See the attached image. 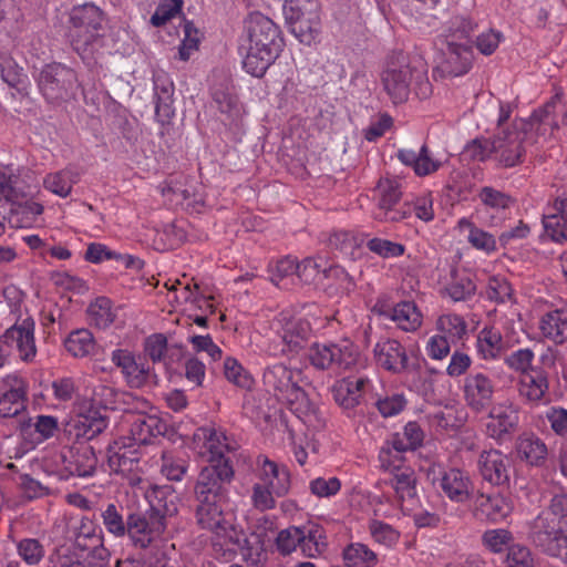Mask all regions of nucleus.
<instances>
[{
  "mask_svg": "<svg viewBox=\"0 0 567 567\" xmlns=\"http://www.w3.org/2000/svg\"><path fill=\"white\" fill-rule=\"evenodd\" d=\"M300 533H302L300 526H290L280 530L276 538V546L278 551L284 556H287L299 548V542L303 537L300 536Z\"/></svg>",
  "mask_w": 567,
  "mask_h": 567,
  "instance_id": "e2e57ef3",
  "label": "nucleus"
},
{
  "mask_svg": "<svg viewBox=\"0 0 567 567\" xmlns=\"http://www.w3.org/2000/svg\"><path fill=\"white\" fill-rule=\"evenodd\" d=\"M35 82L41 96L52 107H65L75 102L81 89L76 71L60 62L44 64Z\"/></svg>",
  "mask_w": 567,
  "mask_h": 567,
  "instance_id": "0eeeda50",
  "label": "nucleus"
},
{
  "mask_svg": "<svg viewBox=\"0 0 567 567\" xmlns=\"http://www.w3.org/2000/svg\"><path fill=\"white\" fill-rule=\"evenodd\" d=\"M312 336V328L307 319H292L281 330V354L290 359L296 358L306 349Z\"/></svg>",
  "mask_w": 567,
  "mask_h": 567,
  "instance_id": "a878e982",
  "label": "nucleus"
},
{
  "mask_svg": "<svg viewBox=\"0 0 567 567\" xmlns=\"http://www.w3.org/2000/svg\"><path fill=\"white\" fill-rule=\"evenodd\" d=\"M517 389L519 396L529 404L539 405L549 401V377L540 368L518 375Z\"/></svg>",
  "mask_w": 567,
  "mask_h": 567,
  "instance_id": "5701e85b",
  "label": "nucleus"
},
{
  "mask_svg": "<svg viewBox=\"0 0 567 567\" xmlns=\"http://www.w3.org/2000/svg\"><path fill=\"white\" fill-rule=\"evenodd\" d=\"M184 0H161L151 17L152 25L159 28L181 13Z\"/></svg>",
  "mask_w": 567,
  "mask_h": 567,
  "instance_id": "6e6d98bb",
  "label": "nucleus"
},
{
  "mask_svg": "<svg viewBox=\"0 0 567 567\" xmlns=\"http://www.w3.org/2000/svg\"><path fill=\"white\" fill-rule=\"evenodd\" d=\"M502 334L493 327H485L477 336L476 348L483 359H496L502 351Z\"/></svg>",
  "mask_w": 567,
  "mask_h": 567,
  "instance_id": "37998d69",
  "label": "nucleus"
},
{
  "mask_svg": "<svg viewBox=\"0 0 567 567\" xmlns=\"http://www.w3.org/2000/svg\"><path fill=\"white\" fill-rule=\"evenodd\" d=\"M79 182V174L71 169H61L55 173H50L44 177L43 185L45 189L60 196L68 197L73 188V185Z\"/></svg>",
  "mask_w": 567,
  "mask_h": 567,
  "instance_id": "58836bf2",
  "label": "nucleus"
},
{
  "mask_svg": "<svg viewBox=\"0 0 567 567\" xmlns=\"http://www.w3.org/2000/svg\"><path fill=\"white\" fill-rule=\"evenodd\" d=\"M282 402H285L288 409L303 423L313 427L323 425V417L319 406L309 399V395L300 385Z\"/></svg>",
  "mask_w": 567,
  "mask_h": 567,
  "instance_id": "7c9ffc66",
  "label": "nucleus"
},
{
  "mask_svg": "<svg viewBox=\"0 0 567 567\" xmlns=\"http://www.w3.org/2000/svg\"><path fill=\"white\" fill-rule=\"evenodd\" d=\"M560 105V97L558 94L553 96L543 106L536 109L530 114L527 121L522 123L520 128H504L494 135V159L499 166L505 168L515 167L520 165L525 158L524 141L530 131L544 134L546 126L558 128L559 124L556 118L557 109Z\"/></svg>",
  "mask_w": 567,
  "mask_h": 567,
  "instance_id": "f257e3e1",
  "label": "nucleus"
},
{
  "mask_svg": "<svg viewBox=\"0 0 567 567\" xmlns=\"http://www.w3.org/2000/svg\"><path fill=\"white\" fill-rule=\"evenodd\" d=\"M477 198L486 208L496 212L505 210L515 203V199L509 194L492 186L482 187L477 193Z\"/></svg>",
  "mask_w": 567,
  "mask_h": 567,
  "instance_id": "de8ad7c7",
  "label": "nucleus"
},
{
  "mask_svg": "<svg viewBox=\"0 0 567 567\" xmlns=\"http://www.w3.org/2000/svg\"><path fill=\"white\" fill-rule=\"evenodd\" d=\"M127 511H132V508H125L111 503L102 512L105 529L117 538L126 536Z\"/></svg>",
  "mask_w": 567,
  "mask_h": 567,
  "instance_id": "4c0bfd02",
  "label": "nucleus"
},
{
  "mask_svg": "<svg viewBox=\"0 0 567 567\" xmlns=\"http://www.w3.org/2000/svg\"><path fill=\"white\" fill-rule=\"evenodd\" d=\"M396 472L391 480V486L403 498H414L416 496V477L410 467H395Z\"/></svg>",
  "mask_w": 567,
  "mask_h": 567,
  "instance_id": "3c124183",
  "label": "nucleus"
},
{
  "mask_svg": "<svg viewBox=\"0 0 567 567\" xmlns=\"http://www.w3.org/2000/svg\"><path fill=\"white\" fill-rule=\"evenodd\" d=\"M478 28L470 17H453L445 30L443 60L436 71L443 76L456 78L470 72L474 61V34Z\"/></svg>",
  "mask_w": 567,
  "mask_h": 567,
  "instance_id": "39448f33",
  "label": "nucleus"
},
{
  "mask_svg": "<svg viewBox=\"0 0 567 567\" xmlns=\"http://www.w3.org/2000/svg\"><path fill=\"white\" fill-rule=\"evenodd\" d=\"M488 417L487 436L498 444L511 441L519 424L518 409L512 403L498 404L489 410Z\"/></svg>",
  "mask_w": 567,
  "mask_h": 567,
  "instance_id": "f3484780",
  "label": "nucleus"
},
{
  "mask_svg": "<svg viewBox=\"0 0 567 567\" xmlns=\"http://www.w3.org/2000/svg\"><path fill=\"white\" fill-rule=\"evenodd\" d=\"M535 354L529 348H522L513 351L505 358L506 365L517 372L519 375L534 370L533 361Z\"/></svg>",
  "mask_w": 567,
  "mask_h": 567,
  "instance_id": "680f3d73",
  "label": "nucleus"
},
{
  "mask_svg": "<svg viewBox=\"0 0 567 567\" xmlns=\"http://www.w3.org/2000/svg\"><path fill=\"white\" fill-rule=\"evenodd\" d=\"M369 532L377 543L385 547L394 546L401 536L400 532L392 527L390 524L378 519H372L370 522Z\"/></svg>",
  "mask_w": 567,
  "mask_h": 567,
  "instance_id": "5fc2aeb1",
  "label": "nucleus"
},
{
  "mask_svg": "<svg viewBox=\"0 0 567 567\" xmlns=\"http://www.w3.org/2000/svg\"><path fill=\"white\" fill-rule=\"evenodd\" d=\"M515 452L517 458L528 466L543 467L547 462L548 449L534 433L520 434L515 442Z\"/></svg>",
  "mask_w": 567,
  "mask_h": 567,
  "instance_id": "cd10ccee",
  "label": "nucleus"
},
{
  "mask_svg": "<svg viewBox=\"0 0 567 567\" xmlns=\"http://www.w3.org/2000/svg\"><path fill=\"white\" fill-rule=\"evenodd\" d=\"M298 269V261L291 256H286L278 259L274 265H269L270 280L277 287H286L285 280L289 277L296 276Z\"/></svg>",
  "mask_w": 567,
  "mask_h": 567,
  "instance_id": "864d4df0",
  "label": "nucleus"
},
{
  "mask_svg": "<svg viewBox=\"0 0 567 567\" xmlns=\"http://www.w3.org/2000/svg\"><path fill=\"white\" fill-rule=\"evenodd\" d=\"M324 240L332 252L355 260L361 257L364 235L353 230L333 229Z\"/></svg>",
  "mask_w": 567,
  "mask_h": 567,
  "instance_id": "c756f323",
  "label": "nucleus"
},
{
  "mask_svg": "<svg viewBox=\"0 0 567 567\" xmlns=\"http://www.w3.org/2000/svg\"><path fill=\"white\" fill-rule=\"evenodd\" d=\"M346 567H374L379 563L378 555L362 543H350L342 549Z\"/></svg>",
  "mask_w": 567,
  "mask_h": 567,
  "instance_id": "e433bc0d",
  "label": "nucleus"
},
{
  "mask_svg": "<svg viewBox=\"0 0 567 567\" xmlns=\"http://www.w3.org/2000/svg\"><path fill=\"white\" fill-rule=\"evenodd\" d=\"M150 508L148 511L159 516L163 523H166L167 517H172L178 513L177 496L171 485L152 487L147 495Z\"/></svg>",
  "mask_w": 567,
  "mask_h": 567,
  "instance_id": "473e14b6",
  "label": "nucleus"
},
{
  "mask_svg": "<svg viewBox=\"0 0 567 567\" xmlns=\"http://www.w3.org/2000/svg\"><path fill=\"white\" fill-rule=\"evenodd\" d=\"M539 329L546 339L563 344L567 340V310L555 309L546 312L540 319Z\"/></svg>",
  "mask_w": 567,
  "mask_h": 567,
  "instance_id": "c9c22d12",
  "label": "nucleus"
},
{
  "mask_svg": "<svg viewBox=\"0 0 567 567\" xmlns=\"http://www.w3.org/2000/svg\"><path fill=\"white\" fill-rule=\"evenodd\" d=\"M74 545L80 550H89L90 544L103 540L102 529L89 517H83L76 528Z\"/></svg>",
  "mask_w": 567,
  "mask_h": 567,
  "instance_id": "8fccbe9b",
  "label": "nucleus"
},
{
  "mask_svg": "<svg viewBox=\"0 0 567 567\" xmlns=\"http://www.w3.org/2000/svg\"><path fill=\"white\" fill-rule=\"evenodd\" d=\"M446 293L453 301H466L476 292V285L470 275H461L456 269L451 270V281L445 287Z\"/></svg>",
  "mask_w": 567,
  "mask_h": 567,
  "instance_id": "a19ab883",
  "label": "nucleus"
},
{
  "mask_svg": "<svg viewBox=\"0 0 567 567\" xmlns=\"http://www.w3.org/2000/svg\"><path fill=\"white\" fill-rule=\"evenodd\" d=\"M373 352L377 363L394 374L405 371L417 372L421 369L419 359L414 358L410 361L405 348L398 340L385 339L379 341Z\"/></svg>",
  "mask_w": 567,
  "mask_h": 567,
  "instance_id": "4468645a",
  "label": "nucleus"
},
{
  "mask_svg": "<svg viewBox=\"0 0 567 567\" xmlns=\"http://www.w3.org/2000/svg\"><path fill=\"white\" fill-rule=\"evenodd\" d=\"M92 322L97 328H107L114 321L112 301L107 297H99L87 308Z\"/></svg>",
  "mask_w": 567,
  "mask_h": 567,
  "instance_id": "603ef678",
  "label": "nucleus"
},
{
  "mask_svg": "<svg viewBox=\"0 0 567 567\" xmlns=\"http://www.w3.org/2000/svg\"><path fill=\"white\" fill-rule=\"evenodd\" d=\"M210 96L218 111L229 122H235L240 116V105L231 80L223 78L210 86Z\"/></svg>",
  "mask_w": 567,
  "mask_h": 567,
  "instance_id": "c85d7f7f",
  "label": "nucleus"
},
{
  "mask_svg": "<svg viewBox=\"0 0 567 567\" xmlns=\"http://www.w3.org/2000/svg\"><path fill=\"white\" fill-rule=\"evenodd\" d=\"M486 297L496 303H506L514 300V289L505 276L494 275L487 280Z\"/></svg>",
  "mask_w": 567,
  "mask_h": 567,
  "instance_id": "c03bdc74",
  "label": "nucleus"
},
{
  "mask_svg": "<svg viewBox=\"0 0 567 567\" xmlns=\"http://www.w3.org/2000/svg\"><path fill=\"white\" fill-rule=\"evenodd\" d=\"M168 434V425L157 415L147 413H138L130 421V435L124 436L134 445H147L155 437L166 436Z\"/></svg>",
  "mask_w": 567,
  "mask_h": 567,
  "instance_id": "412c9836",
  "label": "nucleus"
},
{
  "mask_svg": "<svg viewBox=\"0 0 567 567\" xmlns=\"http://www.w3.org/2000/svg\"><path fill=\"white\" fill-rule=\"evenodd\" d=\"M25 409V391L22 388H12L0 398V415L2 417L17 416Z\"/></svg>",
  "mask_w": 567,
  "mask_h": 567,
  "instance_id": "09e8293b",
  "label": "nucleus"
},
{
  "mask_svg": "<svg viewBox=\"0 0 567 567\" xmlns=\"http://www.w3.org/2000/svg\"><path fill=\"white\" fill-rule=\"evenodd\" d=\"M0 73L3 82L19 90V85L24 76L23 69L7 53H0Z\"/></svg>",
  "mask_w": 567,
  "mask_h": 567,
  "instance_id": "4d7b16f0",
  "label": "nucleus"
},
{
  "mask_svg": "<svg viewBox=\"0 0 567 567\" xmlns=\"http://www.w3.org/2000/svg\"><path fill=\"white\" fill-rule=\"evenodd\" d=\"M369 250L384 259L398 258L404 255L405 246L389 239L374 237L368 240Z\"/></svg>",
  "mask_w": 567,
  "mask_h": 567,
  "instance_id": "bf43d9fd",
  "label": "nucleus"
},
{
  "mask_svg": "<svg viewBox=\"0 0 567 567\" xmlns=\"http://www.w3.org/2000/svg\"><path fill=\"white\" fill-rule=\"evenodd\" d=\"M567 536L565 530L548 513L542 511L528 526L529 542L543 553L555 557L561 551V544Z\"/></svg>",
  "mask_w": 567,
  "mask_h": 567,
  "instance_id": "f8f14e48",
  "label": "nucleus"
},
{
  "mask_svg": "<svg viewBox=\"0 0 567 567\" xmlns=\"http://www.w3.org/2000/svg\"><path fill=\"white\" fill-rule=\"evenodd\" d=\"M494 137L493 138H474L465 146V153L471 159L477 162H485L489 157H494Z\"/></svg>",
  "mask_w": 567,
  "mask_h": 567,
  "instance_id": "0e129e2a",
  "label": "nucleus"
},
{
  "mask_svg": "<svg viewBox=\"0 0 567 567\" xmlns=\"http://www.w3.org/2000/svg\"><path fill=\"white\" fill-rule=\"evenodd\" d=\"M135 445L125 437L113 441L107 446V465L115 474L131 473L137 466L141 454Z\"/></svg>",
  "mask_w": 567,
  "mask_h": 567,
  "instance_id": "393cba45",
  "label": "nucleus"
},
{
  "mask_svg": "<svg viewBox=\"0 0 567 567\" xmlns=\"http://www.w3.org/2000/svg\"><path fill=\"white\" fill-rule=\"evenodd\" d=\"M359 355L358 347L348 339H343L339 343L313 342L308 351L311 367L320 371L349 370L357 364Z\"/></svg>",
  "mask_w": 567,
  "mask_h": 567,
  "instance_id": "9d476101",
  "label": "nucleus"
},
{
  "mask_svg": "<svg viewBox=\"0 0 567 567\" xmlns=\"http://www.w3.org/2000/svg\"><path fill=\"white\" fill-rule=\"evenodd\" d=\"M235 476L230 458L209 460L204 466L194 485V497L197 503L195 516L197 522L223 513L227 502L229 485Z\"/></svg>",
  "mask_w": 567,
  "mask_h": 567,
  "instance_id": "20e7f679",
  "label": "nucleus"
},
{
  "mask_svg": "<svg viewBox=\"0 0 567 567\" xmlns=\"http://www.w3.org/2000/svg\"><path fill=\"white\" fill-rule=\"evenodd\" d=\"M257 477L261 484L272 488L277 497L288 494L291 485L290 472L285 464L276 463L266 455H258L256 460Z\"/></svg>",
  "mask_w": 567,
  "mask_h": 567,
  "instance_id": "4be33fe9",
  "label": "nucleus"
},
{
  "mask_svg": "<svg viewBox=\"0 0 567 567\" xmlns=\"http://www.w3.org/2000/svg\"><path fill=\"white\" fill-rule=\"evenodd\" d=\"M165 529L166 523H163L159 516L153 515L148 509L144 513L134 509L127 511L126 536L132 546L145 550L144 554H151L152 549H161L156 539Z\"/></svg>",
  "mask_w": 567,
  "mask_h": 567,
  "instance_id": "9b49d317",
  "label": "nucleus"
},
{
  "mask_svg": "<svg viewBox=\"0 0 567 567\" xmlns=\"http://www.w3.org/2000/svg\"><path fill=\"white\" fill-rule=\"evenodd\" d=\"M439 486L452 503L467 504L474 497V483L470 474L461 468L451 467L440 473Z\"/></svg>",
  "mask_w": 567,
  "mask_h": 567,
  "instance_id": "6ab92c4d",
  "label": "nucleus"
},
{
  "mask_svg": "<svg viewBox=\"0 0 567 567\" xmlns=\"http://www.w3.org/2000/svg\"><path fill=\"white\" fill-rule=\"evenodd\" d=\"M377 190L379 193V209L395 206L402 198L401 183L395 178H380Z\"/></svg>",
  "mask_w": 567,
  "mask_h": 567,
  "instance_id": "49530a36",
  "label": "nucleus"
},
{
  "mask_svg": "<svg viewBox=\"0 0 567 567\" xmlns=\"http://www.w3.org/2000/svg\"><path fill=\"white\" fill-rule=\"evenodd\" d=\"M65 350L74 358H84L93 351L95 341L87 329L72 331L64 341Z\"/></svg>",
  "mask_w": 567,
  "mask_h": 567,
  "instance_id": "79ce46f5",
  "label": "nucleus"
},
{
  "mask_svg": "<svg viewBox=\"0 0 567 567\" xmlns=\"http://www.w3.org/2000/svg\"><path fill=\"white\" fill-rule=\"evenodd\" d=\"M203 436L205 439V447L208 452V458L207 462L209 463V460H218L219 455L223 458H230L229 456L225 455V451H228L227 444H224L221 442V439H225L223 433L217 432L213 427H202L200 429Z\"/></svg>",
  "mask_w": 567,
  "mask_h": 567,
  "instance_id": "052dcab7",
  "label": "nucleus"
},
{
  "mask_svg": "<svg viewBox=\"0 0 567 567\" xmlns=\"http://www.w3.org/2000/svg\"><path fill=\"white\" fill-rule=\"evenodd\" d=\"M64 470L72 476H92L96 470L97 457L87 443L73 445L62 453Z\"/></svg>",
  "mask_w": 567,
  "mask_h": 567,
  "instance_id": "b1692460",
  "label": "nucleus"
},
{
  "mask_svg": "<svg viewBox=\"0 0 567 567\" xmlns=\"http://www.w3.org/2000/svg\"><path fill=\"white\" fill-rule=\"evenodd\" d=\"M463 399L466 406L475 414L491 409L495 393V382L484 372L471 371L462 385Z\"/></svg>",
  "mask_w": 567,
  "mask_h": 567,
  "instance_id": "ddd939ff",
  "label": "nucleus"
},
{
  "mask_svg": "<svg viewBox=\"0 0 567 567\" xmlns=\"http://www.w3.org/2000/svg\"><path fill=\"white\" fill-rule=\"evenodd\" d=\"M391 320L404 331H414L422 323V315L413 301H401L395 303Z\"/></svg>",
  "mask_w": 567,
  "mask_h": 567,
  "instance_id": "ea45409f",
  "label": "nucleus"
},
{
  "mask_svg": "<svg viewBox=\"0 0 567 567\" xmlns=\"http://www.w3.org/2000/svg\"><path fill=\"white\" fill-rule=\"evenodd\" d=\"M511 467V458L499 450H484L478 455V473L484 482L494 487H509Z\"/></svg>",
  "mask_w": 567,
  "mask_h": 567,
  "instance_id": "2eb2a0df",
  "label": "nucleus"
},
{
  "mask_svg": "<svg viewBox=\"0 0 567 567\" xmlns=\"http://www.w3.org/2000/svg\"><path fill=\"white\" fill-rule=\"evenodd\" d=\"M299 375V370L284 363H275L264 370L262 384L269 394L282 402L299 386L298 380H296Z\"/></svg>",
  "mask_w": 567,
  "mask_h": 567,
  "instance_id": "a211bd4d",
  "label": "nucleus"
},
{
  "mask_svg": "<svg viewBox=\"0 0 567 567\" xmlns=\"http://www.w3.org/2000/svg\"><path fill=\"white\" fill-rule=\"evenodd\" d=\"M473 499V514L481 520L497 524L513 512V502L502 493H477Z\"/></svg>",
  "mask_w": 567,
  "mask_h": 567,
  "instance_id": "aec40b11",
  "label": "nucleus"
},
{
  "mask_svg": "<svg viewBox=\"0 0 567 567\" xmlns=\"http://www.w3.org/2000/svg\"><path fill=\"white\" fill-rule=\"evenodd\" d=\"M112 362L121 369L122 374L132 389L156 385V373L144 362H137L135 355L126 349H116L112 352Z\"/></svg>",
  "mask_w": 567,
  "mask_h": 567,
  "instance_id": "dca6fc26",
  "label": "nucleus"
},
{
  "mask_svg": "<svg viewBox=\"0 0 567 567\" xmlns=\"http://www.w3.org/2000/svg\"><path fill=\"white\" fill-rule=\"evenodd\" d=\"M109 115V126L112 133L123 138L130 146H135L140 137L137 120L120 104L114 105Z\"/></svg>",
  "mask_w": 567,
  "mask_h": 567,
  "instance_id": "2f4dec72",
  "label": "nucleus"
},
{
  "mask_svg": "<svg viewBox=\"0 0 567 567\" xmlns=\"http://www.w3.org/2000/svg\"><path fill=\"white\" fill-rule=\"evenodd\" d=\"M105 13L93 2L74 6L69 13L68 38L74 51L86 52L105 33Z\"/></svg>",
  "mask_w": 567,
  "mask_h": 567,
  "instance_id": "6e6552de",
  "label": "nucleus"
},
{
  "mask_svg": "<svg viewBox=\"0 0 567 567\" xmlns=\"http://www.w3.org/2000/svg\"><path fill=\"white\" fill-rule=\"evenodd\" d=\"M381 82L394 104L408 101L412 83L415 84L419 96L426 97L432 91L426 65L421 60H410L403 51L390 55L381 74Z\"/></svg>",
  "mask_w": 567,
  "mask_h": 567,
  "instance_id": "423d86ee",
  "label": "nucleus"
},
{
  "mask_svg": "<svg viewBox=\"0 0 567 567\" xmlns=\"http://www.w3.org/2000/svg\"><path fill=\"white\" fill-rule=\"evenodd\" d=\"M482 545L494 554L508 551V548L514 545V536L505 528L487 529L482 535Z\"/></svg>",
  "mask_w": 567,
  "mask_h": 567,
  "instance_id": "a18cd8bd",
  "label": "nucleus"
},
{
  "mask_svg": "<svg viewBox=\"0 0 567 567\" xmlns=\"http://www.w3.org/2000/svg\"><path fill=\"white\" fill-rule=\"evenodd\" d=\"M544 512L567 530V494L554 495Z\"/></svg>",
  "mask_w": 567,
  "mask_h": 567,
  "instance_id": "774afa93",
  "label": "nucleus"
},
{
  "mask_svg": "<svg viewBox=\"0 0 567 567\" xmlns=\"http://www.w3.org/2000/svg\"><path fill=\"white\" fill-rule=\"evenodd\" d=\"M284 16L290 32L303 44L310 45L321 33L319 0H286Z\"/></svg>",
  "mask_w": 567,
  "mask_h": 567,
  "instance_id": "1a4fd4ad",
  "label": "nucleus"
},
{
  "mask_svg": "<svg viewBox=\"0 0 567 567\" xmlns=\"http://www.w3.org/2000/svg\"><path fill=\"white\" fill-rule=\"evenodd\" d=\"M506 567H534V557L530 549L522 544H514L508 548Z\"/></svg>",
  "mask_w": 567,
  "mask_h": 567,
  "instance_id": "338daca9",
  "label": "nucleus"
},
{
  "mask_svg": "<svg viewBox=\"0 0 567 567\" xmlns=\"http://www.w3.org/2000/svg\"><path fill=\"white\" fill-rule=\"evenodd\" d=\"M246 55L243 68L255 78H261L277 60L285 47L280 28L260 12L249 14L245 22Z\"/></svg>",
  "mask_w": 567,
  "mask_h": 567,
  "instance_id": "f03ea898",
  "label": "nucleus"
},
{
  "mask_svg": "<svg viewBox=\"0 0 567 567\" xmlns=\"http://www.w3.org/2000/svg\"><path fill=\"white\" fill-rule=\"evenodd\" d=\"M183 346L168 347L167 338L163 333L151 334L144 341V352L153 363L164 362L168 365L167 360H173L174 357L179 359L183 357Z\"/></svg>",
  "mask_w": 567,
  "mask_h": 567,
  "instance_id": "f704fd0d",
  "label": "nucleus"
},
{
  "mask_svg": "<svg viewBox=\"0 0 567 567\" xmlns=\"http://www.w3.org/2000/svg\"><path fill=\"white\" fill-rule=\"evenodd\" d=\"M544 228L548 237L556 243L567 241V219L561 215H549L543 219Z\"/></svg>",
  "mask_w": 567,
  "mask_h": 567,
  "instance_id": "69168bd1",
  "label": "nucleus"
},
{
  "mask_svg": "<svg viewBox=\"0 0 567 567\" xmlns=\"http://www.w3.org/2000/svg\"><path fill=\"white\" fill-rule=\"evenodd\" d=\"M34 326L33 319L27 318L4 331V338L14 343L19 358L24 362L32 361L37 353Z\"/></svg>",
  "mask_w": 567,
  "mask_h": 567,
  "instance_id": "bb28decb",
  "label": "nucleus"
},
{
  "mask_svg": "<svg viewBox=\"0 0 567 567\" xmlns=\"http://www.w3.org/2000/svg\"><path fill=\"white\" fill-rule=\"evenodd\" d=\"M197 524L213 533L212 546L217 557L231 560L239 553L247 563L257 565L261 561L265 544L260 535L252 533L248 537L224 512Z\"/></svg>",
  "mask_w": 567,
  "mask_h": 567,
  "instance_id": "7ed1b4c3",
  "label": "nucleus"
},
{
  "mask_svg": "<svg viewBox=\"0 0 567 567\" xmlns=\"http://www.w3.org/2000/svg\"><path fill=\"white\" fill-rule=\"evenodd\" d=\"M224 374L229 382L243 389H249L252 384V378L238 362V360L233 357H227L225 359Z\"/></svg>",
  "mask_w": 567,
  "mask_h": 567,
  "instance_id": "13d9d810",
  "label": "nucleus"
},
{
  "mask_svg": "<svg viewBox=\"0 0 567 567\" xmlns=\"http://www.w3.org/2000/svg\"><path fill=\"white\" fill-rule=\"evenodd\" d=\"M303 536L299 542V548L305 557L316 558L322 555L328 548L326 530L322 526L313 523H308L300 526Z\"/></svg>",
  "mask_w": 567,
  "mask_h": 567,
  "instance_id": "72a5a7b5",
  "label": "nucleus"
}]
</instances>
